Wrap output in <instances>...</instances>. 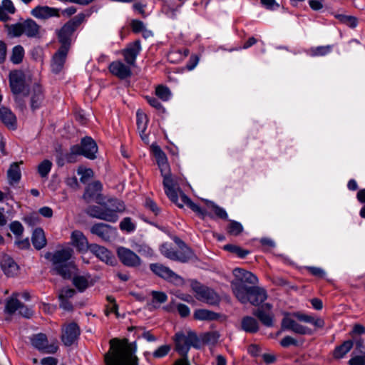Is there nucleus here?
<instances>
[{
	"instance_id": "obj_60",
	"label": "nucleus",
	"mask_w": 365,
	"mask_h": 365,
	"mask_svg": "<svg viewBox=\"0 0 365 365\" xmlns=\"http://www.w3.org/2000/svg\"><path fill=\"white\" fill-rule=\"evenodd\" d=\"M10 229L11 231L16 235H21L24 231L22 225L19 222H12L10 225Z\"/></svg>"
},
{
	"instance_id": "obj_41",
	"label": "nucleus",
	"mask_w": 365,
	"mask_h": 365,
	"mask_svg": "<svg viewBox=\"0 0 365 365\" xmlns=\"http://www.w3.org/2000/svg\"><path fill=\"white\" fill-rule=\"evenodd\" d=\"M160 250L161 253L167 258L173 260L180 259L178 253L175 251L173 250L171 247L168 243L162 245Z\"/></svg>"
},
{
	"instance_id": "obj_6",
	"label": "nucleus",
	"mask_w": 365,
	"mask_h": 365,
	"mask_svg": "<svg viewBox=\"0 0 365 365\" xmlns=\"http://www.w3.org/2000/svg\"><path fill=\"white\" fill-rule=\"evenodd\" d=\"M163 177V184L165 189V192L168 198L175 204H176L180 208L182 207V205L178 202V196L182 195L180 186L182 184V179L180 177L173 175L170 172L162 175Z\"/></svg>"
},
{
	"instance_id": "obj_57",
	"label": "nucleus",
	"mask_w": 365,
	"mask_h": 365,
	"mask_svg": "<svg viewBox=\"0 0 365 365\" xmlns=\"http://www.w3.org/2000/svg\"><path fill=\"white\" fill-rule=\"evenodd\" d=\"M170 350V347L168 345H163L158 347L154 352L153 356L155 358H161L168 354Z\"/></svg>"
},
{
	"instance_id": "obj_50",
	"label": "nucleus",
	"mask_w": 365,
	"mask_h": 365,
	"mask_svg": "<svg viewBox=\"0 0 365 365\" xmlns=\"http://www.w3.org/2000/svg\"><path fill=\"white\" fill-rule=\"evenodd\" d=\"M349 365H365V354H356L355 352L352 353V356L349 361Z\"/></svg>"
},
{
	"instance_id": "obj_53",
	"label": "nucleus",
	"mask_w": 365,
	"mask_h": 365,
	"mask_svg": "<svg viewBox=\"0 0 365 365\" xmlns=\"http://www.w3.org/2000/svg\"><path fill=\"white\" fill-rule=\"evenodd\" d=\"M0 9L10 14H14L16 11L14 4L11 0H4L0 6Z\"/></svg>"
},
{
	"instance_id": "obj_33",
	"label": "nucleus",
	"mask_w": 365,
	"mask_h": 365,
	"mask_svg": "<svg viewBox=\"0 0 365 365\" xmlns=\"http://www.w3.org/2000/svg\"><path fill=\"white\" fill-rule=\"evenodd\" d=\"M194 318L197 320H213L217 318V314L207 309H200L195 311Z\"/></svg>"
},
{
	"instance_id": "obj_28",
	"label": "nucleus",
	"mask_w": 365,
	"mask_h": 365,
	"mask_svg": "<svg viewBox=\"0 0 365 365\" xmlns=\"http://www.w3.org/2000/svg\"><path fill=\"white\" fill-rule=\"evenodd\" d=\"M76 30L67 22L58 31V38L61 46H66L69 49L71 36Z\"/></svg>"
},
{
	"instance_id": "obj_59",
	"label": "nucleus",
	"mask_w": 365,
	"mask_h": 365,
	"mask_svg": "<svg viewBox=\"0 0 365 365\" xmlns=\"http://www.w3.org/2000/svg\"><path fill=\"white\" fill-rule=\"evenodd\" d=\"M309 5L314 11H319L324 8V0H309Z\"/></svg>"
},
{
	"instance_id": "obj_10",
	"label": "nucleus",
	"mask_w": 365,
	"mask_h": 365,
	"mask_svg": "<svg viewBox=\"0 0 365 365\" xmlns=\"http://www.w3.org/2000/svg\"><path fill=\"white\" fill-rule=\"evenodd\" d=\"M117 255L123 264L129 267H138L142 264V259L133 250L119 247L117 249Z\"/></svg>"
},
{
	"instance_id": "obj_34",
	"label": "nucleus",
	"mask_w": 365,
	"mask_h": 365,
	"mask_svg": "<svg viewBox=\"0 0 365 365\" xmlns=\"http://www.w3.org/2000/svg\"><path fill=\"white\" fill-rule=\"evenodd\" d=\"M7 175L10 184L17 182L20 180L21 172L18 163H14L11 165Z\"/></svg>"
},
{
	"instance_id": "obj_3",
	"label": "nucleus",
	"mask_w": 365,
	"mask_h": 365,
	"mask_svg": "<svg viewBox=\"0 0 365 365\" xmlns=\"http://www.w3.org/2000/svg\"><path fill=\"white\" fill-rule=\"evenodd\" d=\"M231 287L235 296L242 304L250 302L257 306L267 299V293L261 287H247L239 281H232Z\"/></svg>"
},
{
	"instance_id": "obj_17",
	"label": "nucleus",
	"mask_w": 365,
	"mask_h": 365,
	"mask_svg": "<svg viewBox=\"0 0 365 365\" xmlns=\"http://www.w3.org/2000/svg\"><path fill=\"white\" fill-rule=\"evenodd\" d=\"M31 15L38 19L60 17V9L48 6H37L31 11Z\"/></svg>"
},
{
	"instance_id": "obj_31",
	"label": "nucleus",
	"mask_w": 365,
	"mask_h": 365,
	"mask_svg": "<svg viewBox=\"0 0 365 365\" xmlns=\"http://www.w3.org/2000/svg\"><path fill=\"white\" fill-rule=\"evenodd\" d=\"M33 245L37 250H41L46 245V239L43 230L41 228H37L34 230L32 237Z\"/></svg>"
},
{
	"instance_id": "obj_20",
	"label": "nucleus",
	"mask_w": 365,
	"mask_h": 365,
	"mask_svg": "<svg viewBox=\"0 0 365 365\" xmlns=\"http://www.w3.org/2000/svg\"><path fill=\"white\" fill-rule=\"evenodd\" d=\"M150 149L160 170L161 175L170 172L166 155L162 149L156 144H152Z\"/></svg>"
},
{
	"instance_id": "obj_5",
	"label": "nucleus",
	"mask_w": 365,
	"mask_h": 365,
	"mask_svg": "<svg viewBox=\"0 0 365 365\" xmlns=\"http://www.w3.org/2000/svg\"><path fill=\"white\" fill-rule=\"evenodd\" d=\"M8 34L12 37L25 34L29 38H41L42 29L34 20L28 19L21 23L6 26Z\"/></svg>"
},
{
	"instance_id": "obj_19",
	"label": "nucleus",
	"mask_w": 365,
	"mask_h": 365,
	"mask_svg": "<svg viewBox=\"0 0 365 365\" xmlns=\"http://www.w3.org/2000/svg\"><path fill=\"white\" fill-rule=\"evenodd\" d=\"M140 50V41L137 40L128 44L127 47L122 51V54L127 64L132 66H135L136 58Z\"/></svg>"
},
{
	"instance_id": "obj_27",
	"label": "nucleus",
	"mask_w": 365,
	"mask_h": 365,
	"mask_svg": "<svg viewBox=\"0 0 365 365\" xmlns=\"http://www.w3.org/2000/svg\"><path fill=\"white\" fill-rule=\"evenodd\" d=\"M31 98V107L33 110L37 109L40 107L43 100V94L41 86L35 83L29 92Z\"/></svg>"
},
{
	"instance_id": "obj_58",
	"label": "nucleus",
	"mask_w": 365,
	"mask_h": 365,
	"mask_svg": "<svg viewBox=\"0 0 365 365\" xmlns=\"http://www.w3.org/2000/svg\"><path fill=\"white\" fill-rule=\"evenodd\" d=\"M75 290L71 288H63L61 290L58 294L59 299H68L73 297Z\"/></svg>"
},
{
	"instance_id": "obj_11",
	"label": "nucleus",
	"mask_w": 365,
	"mask_h": 365,
	"mask_svg": "<svg viewBox=\"0 0 365 365\" xmlns=\"http://www.w3.org/2000/svg\"><path fill=\"white\" fill-rule=\"evenodd\" d=\"M18 296L19 294L14 293L11 298L6 300L5 312L8 314H12L18 311L19 314L21 316L30 318L33 315L32 310L21 304L17 299Z\"/></svg>"
},
{
	"instance_id": "obj_14",
	"label": "nucleus",
	"mask_w": 365,
	"mask_h": 365,
	"mask_svg": "<svg viewBox=\"0 0 365 365\" xmlns=\"http://www.w3.org/2000/svg\"><path fill=\"white\" fill-rule=\"evenodd\" d=\"M150 268L156 275L170 282L177 283L181 280L180 276L176 274L169 267L162 264H150Z\"/></svg>"
},
{
	"instance_id": "obj_44",
	"label": "nucleus",
	"mask_w": 365,
	"mask_h": 365,
	"mask_svg": "<svg viewBox=\"0 0 365 365\" xmlns=\"http://www.w3.org/2000/svg\"><path fill=\"white\" fill-rule=\"evenodd\" d=\"M206 203L208 209L212 210L217 217L222 219H227V214L225 209L209 200H206Z\"/></svg>"
},
{
	"instance_id": "obj_7",
	"label": "nucleus",
	"mask_w": 365,
	"mask_h": 365,
	"mask_svg": "<svg viewBox=\"0 0 365 365\" xmlns=\"http://www.w3.org/2000/svg\"><path fill=\"white\" fill-rule=\"evenodd\" d=\"M31 345L39 351L45 354H54L57 351L58 346L56 339H48L46 334L39 333L34 334L30 337Z\"/></svg>"
},
{
	"instance_id": "obj_51",
	"label": "nucleus",
	"mask_w": 365,
	"mask_h": 365,
	"mask_svg": "<svg viewBox=\"0 0 365 365\" xmlns=\"http://www.w3.org/2000/svg\"><path fill=\"white\" fill-rule=\"evenodd\" d=\"M86 16L84 14L81 13L73 17L71 20L68 21V23L75 29L84 21Z\"/></svg>"
},
{
	"instance_id": "obj_16",
	"label": "nucleus",
	"mask_w": 365,
	"mask_h": 365,
	"mask_svg": "<svg viewBox=\"0 0 365 365\" xmlns=\"http://www.w3.org/2000/svg\"><path fill=\"white\" fill-rule=\"evenodd\" d=\"M101 183L98 181L94 182L88 185L83 197L87 202L95 201L97 203L101 204L103 201V197L101 194Z\"/></svg>"
},
{
	"instance_id": "obj_15",
	"label": "nucleus",
	"mask_w": 365,
	"mask_h": 365,
	"mask_svg": "<svg viewBox=\"0 0 365 365\" xmlns=\"http://www.w3.org/2000/svg\"><path fill=\"white\" fill-rule=\"evenodd\" d=\"M91 232L104 241H110L116 235V229L104 223L95 224L91 227Z\"/></svg>"
},
{
	"instance_id": "obj_29",
	"label": "nucleus",
	"mask_w": 365,
	"mask_h": 365,
	"mask_svg": "<svg viewBox=\"0 0 365 365\" xmlns=\"http://www.w3.org/2000/svg\"><path fill=\"white\" fill-rule=\"evenodd\" d=\"M0 120L6 127L9 128L15 129L16 127V115L8 108H0Z\"/></svg>"
},
{
	"instance_id": "obj_47",
	"label": "nucleus",
	"mask_w": 365,
	"mask_h": 365,
	"mask_svg": "<svg viewBox=\"0 0 365 365\" xmlns=\"http://www.w3.org/2000/svg\"><path fill=\"white\" fill-rule=\"evenodd\" d=\"M78 175H81V181L86 183L89 179L93 176V172L91 168H86L79 166L77 170Z\"/></svg>"
},
{
	"instance_id": "obj_40",
	"label": "nucleus",
	"mask_w": 365,
	"mask_h": 365,
	"mask_svg": "<svg viewBox=\"0 0 365 365\" xmlns=\"http://www.w3.org/2000/svg\"><path fill=\"white\" fill-rule=\"evenodd\" d=\"M73 284L79 292H83L89 285L88 279L84 276H75Z\"/></svg>"
},
{
	"instance_id": "obj_2",
	"label": "nucleus",
	"mask_w": 365,
	"mask_h": 365,
	"mask_svg": "<svg viewBox=\"0 0 365 365\" xmlns=\"http://www.w3.org/2000/svg\"><path fill=\"white\" fill-rule=\"evenodd\" d=\"M73 255V250L67 247L56 250L53 252H47L45 254V258L51 262L53 272L64 279H69L76 269L72 260Z\"/></svg>"
},
{
	"instance_id": "obj_39",
	"label": "nucleus",
	"mask_w": 365,
	"mask_h": 365,
	"mask_svg": "<svg viewBox=\"0 0 365 365\" xmlns=\"http://www.w3.org/2000/svg\"><path fill=\"white\" fill-rule=\"evenodd\" d=\"M185 344L199 348L200 346V341L195 332L191 330H187V336L185 338L184 337V345Z\"/></svg>"
},
{
	"instance_id": "obj_43",
	"label": "nucleus",
	"mask_w": 365,
	"mask_h": 365,
	"mask_svg": "<svg viewBox=\"0 0 365 365\" xmlns=\"http://www.w3.org/2000/svg\"><path fill=\"white\" fill-rule=\"evenodd\" d=\"M153 301L149 304L153 308H156L155 304H162L166 302L167 295L164 292L153 291L152 292Z\"/></svg>"
},
{
	"instance_id": "obj_25",
	"label": "nucleus",
	"mask_w": 365,
	"mask_h": 365,
	"mask_svg": "<svg viewBox=\"0 0 365 365\" xmlns=\"http://www.w3.org/2000/svg\"><path fill=\"white\" fill-rule=\"evenodd\" d=\"M71 245L76 247L79 252H86L90 250V245L86 236L79 230H74L71 235Z\"/></svg>"
},
{
	"instance_id": "obj_35",
	"label": "nucleus",
	"mask_w": 365,
	"mask_h": 365,
	"mask_svg": "<svg viewBox=\"0 0 365 365\" xmlns=\"http://www.w3.org/2000/svg\"><path fill=\"white\" fill-rule=\"evenodd\" d=\"M353 347V341L347 340L344 341L341 345L339 346L335 349L334 356L336 358H342L345 356Z\"/></svg>"
},
{
	"instance_id": "obj_42",
	"label": "nucleus",
	"mask_w": 365,
	"mask_h": 365,
	"mask_svg": "<svg viewBox=\"0 0 365 365\" xmlns=\"http://www.w3.org/2000/svg\"><path fill=\"white\" fill-rule=\"evenodd\" d=\"M227 230L230 235L237 236L243 231V226L239 222L230 220Z\"/></svg>"
},
{
	"instance_id": "obj_49",
	"label": "nucleus",
	"mask_w": 365,
	"mask_h": 365,
	"mask_svg": "<svg viewBox=\"0 0 365 365\" xmlns=\"http://www.w3.org/2000/svg\"><path fill=\"white\" fill-rule=\"evenodd\" d=\"M331 51V47L330 46H318L312 48L310 51V54L312 56H324L329 53Z\"/></svg>"
},
{
	"instance_id": "obj_52",
	"label": "nucleus",
	"mask_w": 365,
	"mask_h": 365,
	"mask_svg": "<svg viewBox=\"0 0 365 365\" xmlns=\"http://www.w3.org/2000/svg\"><path fill=\"white\" fill-rule=\"evenodd\" d=\"M120 228L121 230H123V231L131 232V231L134 230L135 225L131 222L130 218L125 217L120 222Z\"/></svg>"
},
{
	"instance_id": "obj_63",
	"label": "nucleus",
	"mask_w": 365,
	"mask_h": 365,
	"mask_svg": "<svg viewBox=\"0 0 365 365\" xmlns=\"http://www.w3.org/2000/svg\"><path fill=\"white\" fill-rule=\"evenodd\" d=\"M175 342L176 349L180 353L182 350V333L178 332L175 335Z\"/></svg>"
},
{
	"instance_id": "obj_21",
	"label": "nucleus",
	"mask_w": 365,
	"mask_h": 365,
	"mask_svg": "<svg viewBox=\"0 0 365 365\" xmlns=\"http://www.w3.org/2000/svg\"><path fill=\"white\" fill-rule=\"evenodd\" d=\"M0 265L4 273L8 276H14L19 270L18 264L7 254H0Z\"/></svg>"
},
{
	"instance_id": "obj_13",
	"label": "nucleus",
	"mask_w": 365,
	"mask_h": 365,
	"mask_svg": "<svg viewBox=\"0 0 365 365\" xmlns=\"http://www.w3.org/2000/svg\"><path fill=\"white\" fill-rule=\"evenodd\" d=\"M10 87L14 94L25 95L26 84L25 76L21 71H14L9 74Z\"/></svg>"
},
{
	"instance_id": "obj_45",
	"label": "nucleus",
	"mask_w": 365,
	"mask_h": 365,
	"mask_svg": "<svg viewBox=\"0 0 365 365\" xmlns=\"http://www.w3.org/2000/svg\"><path fill=\"white\" fill-rule=\"evenodd\" d=\"M155 95L163 101H167L170 98L171 93L168 88L160 85L158 86L155 88Z\"/></svg>"
},
{
	"instance_id": "obj_18",
	"label": "nucleus",
	"mask_w": 365,
	"mask_h": 365,
	"mask_svg": "<svg viewBox=\"0 0 365 365\" xmlns=\"http://www.w3.org/2000/svg\"><path fill=\"white\" fill-rule=\"evenodd\" d=\"M90 251L107 264L115 265L116 264L114 255L104 247L92 244L90 245Z\"/></svg>"
},
{
	"instance_id": "obj_56",
	"label": "nucleus",
	"mask_w": 365,
	"mask_h": 365,
	"mask_svg": "<svg viewBox=\"0 0 365 365\" xmlns=\"http://www.w3.org/2000/svg\"><path fill=\"white\" fill-rule=\"evenodd\" d=\"M146 100L152 107L155 108L158 111L162 113L165 111V108L155 97L147 96Z\"/></svg>"
},
{
	"instance_id": "obj_46",
	"label": "nucleus",
	"mask_w": 365,
	"mask_h": 365,
	"mask_svg": "<svg viewBox=\"0 0 365 365\" xmlns=\"http://www.w3.org/2000/svg\"><path fill=\"white\" fill-rule=\"evenodd\" d=\"M52 163L48 160H43L38 166V172L41 177L46 178L51 171Z\"/></svg>"
},
{
	"instance_id": "obj_54",
	"label": "nucleus",
	"mask_w": 365,
	"mask_h": 365,
	"mask_svg": "<svg viewBox=\"0 0 365 365\" xmlns=\"http://www.w3.org/2000/svg\"><path fill=\"white\" fill-rule=\"evenodd\" d=\"M184 204L189 206L195 212L200 215H205V212L202 210L198 205L193 203L187 197L184 195Z\"/></svg>"
},
{
	"instance_id": "obj_62",
	"label": "nucleus",
	"mask_w": 365,
	"mask_h": 365,
	"mask_svg": "<svg viewBox=\"0 0 365 365\" xmlns=\"http://www.w3.org/2000/svg\"><path fill=\"white\" fill-rule=\"evenodd\" d=\"M131 27H132L133 31H134L135 33L140 32L145 29L143 23L138 20L132 21Z\"/></svg>"
},
{
	"instance_id": "obj_61",
	"label": "nucleus",
	"mask_w": 365,
	"mask_h": 365,
	"mask_svg": "<svg viewBox=\"0 0 365 365\" xmlns=\"http://www.w3.org/2000/svg\"><path fill=\"white\" fill-rule=\"evenodd\" d=\"M293 316H294L297 319L301 322L311 323L312 321V316L304 314L303 313L294 312L293 313Z\"/></svg>"
},
{
	"instance_id": "obj_23",
	"label": "nucleus",
	"mask_w": 365,
	"mask_h": 365,
	"mask_svg": "<svg viewBox=\"0 0 365 365\" xmlns=\"http://www.w3.org/2000/svg\"><path fill=\"white\" fill-rule=\"evenodd\" d=\"M108 68L112 74L121 79L130 77L132 73L129 65H125L120 61L112 62Z\"/></svg>"
},
{
	"instance_id": "obj_22",
	"label": "nucleus",
	"mask_w": 365,
	"mask_h": 365,
	"mask_svg": "<svg viewBox=\"0 0 365 365\" xmlns=\"http://www.w3.org/2000/svg\"><path fill=\"white\" fill-rule=\"evenodd\" d=\"M80 331L76 324L71 323L65 327L61 336L66 346H71L78 338Z\"/></svg>"
},
{
	"instance_id": "obj_38",
	"label": "nucleus",
	"mask_w": 365,
	"mask_h": 365,
	"mask_svg": "<svg viewBox=\"0 0 365 365\" xmlns=\"http://www.w3.org/2000/svg\"><path fill=\"white\" fill-rule=\"evenodd\" d=\"M137 116V126L139 133H144L146 130L148 125V117L141 110H138L136 113Z\"/></svg>"
},
{
	"instance_id": "obj_26",
	"label": "nucleus",
	"mask_w": 365,
	"mask_h": 365,
	"mask_svg": "<svg viewBox=\"0 0 365 365\" xmlns=\"http://www.w3.org/2000/svg\"><path fill=\"white\" fill-rule=\"evenodd\" d=\"M68 51L66 46H61L53 56L51 68L54 73L60 72L63 68Z\"/></svg>"
},
{
	"instance_id": "obj_24",
	"label": "nucleus",
	"mask_w": 365,
	"mask_h": 365,
	"mask_svg": "<svg viewBox=\"0 0 365 365\" xmlns=\"http://www.w3.org/2000/svg\"><path fill=\"white\" fill-rule=\"evenodd\" d=\"M272 307V306L267 303L254 312V314L267 327L273 326V314L271 312Z\"/></svg>"
},
{
	"instance_id": "obj_64",
	"label": "nucleus",
	"mask_w": 365,
	"mask_h": 365,
	"mask_svg": "<svg viewBox=\"0 0 365 365\" xmlns=\"http://www.w3.org/2000/svg\"><path fill=\"white\" fill-rule=\"evenodd\" d=\"M260 1L267 9L273 10L279 7V4L275 0H260Z\"/></svg>"
},
{
	"instance_id": "obj_12",
	"label": "nucleus",
	"mask_w": 365,
	"mask_h": 365,
	"mask_svg": "<svg viewBox=\"0 0 365 365\" xmlns=\"http://www.w3.org/2000/svg\"><path fill=\"white\" fill-rule=\"evenodd\" d=\"M295 317L293 314H286L282 321V329L291 330L293 332L299 334H311L312 330L307 327L298 324L295 321Z\"/></svg>"
},
{
	"instance_id": "obj_37",
	"label": "nucleus",
	"mask_w": 365,
	"mask_h": 365,
	"mask_svg": "<svg viewBox=\"0 0 365 365\" xmlns=\"http://www.w3.org/2000/svg\"><path fill=\"white\" fill-rule=\"evenodd\" d=\"M24 56V49L20 46L17 45L13 48L12 53L10 57V60L12 63L15 64L20 63Z\"/></svg>"
},
{
	"instance_id": "obj_48",
	"label": "nucleus",
	"mask_w": 365,
	"mask_h": 365,
	"mask_svg": "<svg viewBox=\"0 0 365 365\" xmlns=\"http://www.w3.org/2000/svg\"><path fill=\"white\" fill-rule=\"evenodd\" d=\"M336 18L338 19L341 22L345 24L349 27L354 28L357 25V20L355 17L351 16H346L344 14H337Z\"/></svg>"
},
{
	"instance_id": "obj_8",
	"label": "nucleus",
	"mask_w": 365,
	"mask_h": 365,
	"mask_svg": "<svg viewBox=\"0 0 365 365\" xmlns=\"http://www.w3.org/2000/svg\"><path fill=\"white\" fill-rule=\"evenodd\" d=\"M190 286L197 299L211 305L220 302V297L219 294L212 289L202 286L197 282H192Z\"/></svg>"
},
{
	"instance_id": "obj_30",
	"label": "nucleus",
	"mask_w": 365,
	"mask_h": 365,
	"mask_svg": "<svg viewBox=\"0 0 365 365\" xmlns=\"http://www.w3.org/2000/svg\"><path fill=\"white\" fill-rule=\"evenodd\" d=\"M233 273L237 278L235 281L242 282V284H255L258 282V279L255 274L245 269L236 268L234 269Z\"/></svg>"
},
{
	"instance_id": "obj_4",
	"label": "nucleus",
	"mask_w": 365,
	"mask_h": 365,
	"mask_svg": "<svg viewBox=\"0 0 365 365\" xmlns=\"http://www.w3.org/2000/svg\"><path fill=\"white\" fill-rule=\"evenodd\" d=\"M98 147L95 141L90 137H86L81 140V145H76L71 148V151L65 155L67 163H73L76 162L77 155H83L87 158H96Z\"/></svg>"
},
{
	"instance_id": "obj_32",
	"label": "nucleus",
	"mask_w": 365,
	"mask_h": 365,
	"mask_svg": "<svg viewBox=\"0 0 365 365\" xmlns=\"http://www.w3.org/2000/svg\"><path fill=\"white\" fill-rule=\"evenodd\" d=\"M242 328L247 332H256L259 329L258 322L252 317H245L242 321Z\"/></svg>"
},
{
	"instance_id": "obj_1",
	"label": "nucleus",
	"mask_w": 365,
	"mask_h": 365,
	"mask_svg": "<svg viewBox=\"0 0 365 365\" xmlns=\"http://www.w3.org/2000/svg\"><path fill=\"white\" fill-rule=\"evenodd\" d=\"M110 344V351L104 357L106 365H138L135 350L128 339H113ZM174 365H182V358L178 359Z\"/></svg>"
},
{
	"instance_id": "obj_55",
	"label": "nucleus",
	"mask_w": 365,
	"mask_h": 365,
	"mask_svg": "<svg viewBox=\"0 0 365 365\" xmlns=\"http://www.w3.org/2000/svg\"><path fill=\"white\" fill-rule=\"evenodd\" d=\"M145 207L150 210L155 215L160 213V208L157 204L150 198H147L145 201Z\"/></svg>"
},
{
	"instance_id": "obj_36",
	"label": "nucleus",
	"mask_w": 365,
	"mask_h": 365,
	"mask_svg": "<svg viewBox=\"0 0 365 365\" xmlns=\"http://www.w3.org/2000/svg\"><path fill=\"white\" fill-rule=\"evenodd\" d=\"M132 247L143 256L150 257L153 255V250L145 243L135 242L133 244Z\"/></svg>"
},
{
	"instance_id": "obj_9",
	"label": "nucleus",
	"mask_w": 365,
	"mask_h": 365,
	"mask_svg": "<svg viewBox=\"0 0 365 365\" xmlns=\"http://www.w3.org/2000/svg\"><path fill=\"white\" fill-rule=\"evenodd\" d=\"M124 210L123 205H120L119 207H117L115 210H108L103 209L102 207L97 205L89 206L86 209V213L90 216L98 218L100 220H103L106 221L115 222L118 220V217L116 215V212H121Z\"/></svg>"
}]
</instances>
